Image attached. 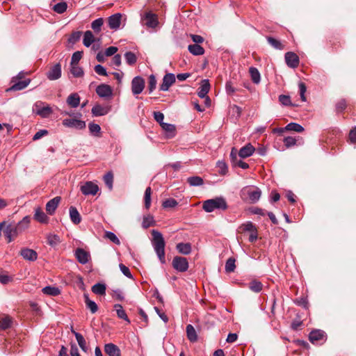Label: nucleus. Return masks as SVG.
I'll return each instance as SVG.
<instances>
[{"mask_svg": "<svg viewBox=\"0 0 356 356\" xmlns=\"http://www.w3.org/2000/svg\"><path fill=\"white\" fill-rule=\"evenodd\" d=\"M151 234L152 236L151 242L154 250L156 252L160 262L163 264L165 263V242L164 238L162 234L156 229H152Z\"/></svg>", "mask_w": 356, "mask_h": 356, "instance_id": "obj_1", "label": "nucleus"}, {"mask_svg": "<svg viewBox=\"0 0 356 356\" xmlns=\"http://www.w3.org/2000/svg\"><path fill=\"white\" fill-rule=\"evenodd\" d=\"M261 195V191L258 187L253 186H245L241 191V198L252 204L257 202Z\"/></svg>", "mask_w": 356, "mask_h": 356, "instance_id": "obj_2", "label": "nucleus"}, {"mask_svg": "<svg viewBox=\"0 0 356 356\" xmlns=\"http://www.w3.org/2000/svg\"><path fill=\"white\" fill-rule=\"evenodd\" d=\"M32 111L42 118H47L53 113L52 108L47 103L37 101L33 106Z\"/></svg>", "mask_w": 356, "mask_h": 356, "instance_id": "obj_3", "label": "nucleus"}, {"mask_svg": "<svg viewBox=\"0 0 356 356\" xmlns=\"http://www.w3.org/2000/svg\"><path fill=\"white\" fill-rule=\"evenodd\" d=\"M202 209L207 213H211L216 209H222V197H217L203 202Z\"/></svg>", "mask_w": 356, "mask_h": 356, "instance_id": "obj_4", "label": "nucleus"}, {"mask_svg": "<svg viewBox=\"0 0 356 356\" xmlns=\"http://www.w3.org/2000/svg\"><path fill=\"white\" fill-rule=\"evenodd\" d=\"M172 267L179 272H186L188 268V262L186 258L176 256L172 260Z\"/></svg>", "mask_w": 356, "mask_h": 356, "instance_id": "obj_5", "label": "nucleus"}, {"mask_svg": "<svg viewBox=\"0 0 356 356\" xmlns=\"http://www.w3.org/2000/svg\"><path fill=\"white\" fill-rule=\"evenodd\" d=\"M326 333L321 330H314L310 332L309 339L313 344H319L326 340Z\"/></svg>", "mask_w": 356, "mask_h": 356, "instance_id": "obj_6", "label": "nucleus"}, {"mask_svg": "<svg viewBox=\"0 0 356 356\" xmlns=\"http://www.w3.org/2000/svg\"><path fill=\"white\" fill-rule=\"evenodd\" d=\"M62 124L65 127L74 128L78 130L83 129L86 127L85 121L74 118L64 119Z\"/></svg>", "mask_w": 356, "mask_h": 356, "instance_id": "obj_7", "label": "nucleus"}, {"mask_svg": "<svg viewBox=\"0 0 356 356\" xmlns=\"http://www.w3.org/2000/svg\"><path fill=\"white\" fill-rule=\"evenodd\" d=\"M19 228L16 225H6L3 229V233L8 240V243H10L18 235Z\"/></svg>", "mask_w": 356, "mask_h": 356, "instance_id": "obj_8", "label": "nucleus"}, {"mask_svg": "<svg viewBox=\"0 0 356 356\" xmlns=\"http://www.w3.org/2000/svg\"><path fill=\"white\" fill-rule=\"evenodd\" d=\"M145 88V80L140 76L132 79L131 91L134 95L140 94Z\"/></svg>", "mask_w": 356, "mask_h": 356, "instance_id": "obj_9", "label": "nucleus"}, {"mask_svg": "<svg viewBox=\"0 0 356 356\" xmlns=\"http://www.w3.org/2000/svg\"><path fill=\"white\" fill-rule=\"evenodd\" d=\"M80 190L84 195H95L99 191V187L92 181H86L81 186Z\"/></svg>", "mask_w": 356, "mask_h": 356, "instance_id": "obj_10", "label": "nucleus"}, {"mask_svg": "<svg viewBox=\"0 0 356 356\" xmlns=\"http://www.w3.org/2000/svg\"><path fill=\"white\" fill-rule=\"evenodd\" d=\"M141 19L144 22L145 25L149 28H155L159 24L157 15L151 11L146 13Z\"/></svg>", "mask_w": 356, "mask_h": 356, "instance_id": "obj_11", "label": "nucleus"}, {"mask_svg": "<svg viewBox=\"0 0 356 356\" xmlns=\"http://www.w3.org/2000/svg\"><path fill=\"white\" fill-rule=\"evenodd\" d=\"M175 76L172 73H167L163 78L159 89L161 91H168L170 87L175 82Z\"/></svg>", "mask_w": 356, "mask_h": 356, "instance_id": "obj_12", "label": "nucleus"}, {"mask_svg": "<svg viewBox=\"0 0 356 356\" xmlns=\"http://www.w3.org/2000/svg\"><path fill=\"white\" fill-rule=\"evenodd\" d=\"M74 255L77 261L81 264H87L90 259V253L81 248L75 250Z\"/></svg>", "mask_w": 356, "mask_h": 356, "instance_id": "obj_13", "label": "nucleus"}, {"mask_svg": "<svg viewBox=\"0 0 356 356\" xmlns=\"http://www.w3.org/2000/svg\"><path fill=\"white\" fill-rule=\"evenodd\" d=\"M285 61L291 68H296L299 65V57L293 52L289 51L285 54Z\"/></svg>", "mask_w": 356, "mask_h": 356, "instance_id": "obj_14", "label": "nucleus"}, {"mask_svg": "<svg viewBox=\"0 0 356 356\" xmlns=\"http://www.w3.org/2000/svg\"><path fill=\"white\" fill-rule=\"evenodd\" d=\"M31 82L30 79L24 80H16L15 79H12L13 85L8 90L18 91L22 90L26 88Z\"/></svg>", "mask_w": 356, "mask_h": 356, "instance_id": "obj_15", "label": "nucleus"}, {"mask_svg": "<svg viewBox=\"0 0 356 356\" xmlns=\"http://www.w3.org/2000/svg\"><path fill=\"white\" fill-rule=\"evenodd\" d=\"M61 74V65L60 63H56L47 72V76L49 80L54 81L58 79Z\"/></svg>", "mask_w": 356, "mask_h": 356, "instance_id": "obj_16", "label": "nucleus"}, {"mask_svg": "<svg viewBox=\"0 0 356 356\" xmlns=\"http://www.w3.org/2000/svg\"><path fill=\"white\" fill-rule=\"evenodd\" d=\"M96 92L100 97L107 98L112 96V88L107 84H101L96 88Z\"/></svg>", "mask_w": 356, "mask_h": 356, "instance_id": "obj_17", "label": "nucleus"}, {"mask_svg": "<svg viewBox=\"0 0 356 356\" xmlns=\"http://www.w3.org/2000/svg\"><path fill=\"white\" fill-rule=\"evenodd\" d=\"M111 106H102L100 104L95 105L91 110L92 115L95 117L103 116L109 113Z\"/></svg>", "mask_w": 356, "mask_h": 356, "instance_id": "obj_18", "label": "nucleus"}, {"mask_svg": "<svg viewBox=\"0 0 356 356\" xmlns=\"http://www.w3.org/2000/svg\"><path fill=\"white\" fill-rule=\"evenodd\" d=\"M122 15L120 13H116L110 16L108 19V26L111 29H118L121 24Z\"/></svg>", "mask_w": 356, "mask_h": 356, "instance_id": "obj_19", "label": "nucleus"}, {"mask_svg": "<svg viewBox=\"0 0 356 356\" xmlns=\"http://www.w3.org/2000/svg\"><path fill=\"white\" fill-rule=\"evenodd\" d=\"M60 197L57 196L47 202V203L46 204V211L49 215H52L54 213L56 208L58 207L60 202Z\"/></svg>", "mask_w": 356, "mask_h": 356, "instance_id": "obj_20", "label": "nucleus"}, {"mask_svg": "<svg viewBox=\"0 0 356 356\" xmlns=\"http://www.w3.org/2000/svg\"><path fill=\"white\" fill-rule=\"evenodd\" d=\"M20 255L26 260L33 261L38 258L37 252L29 248H24L20 251Z\"/></svg>", "mask_w": 356, "mask_h": 356, "instance_id": "obj_21", "label": "nucleus"}, {"mask_svg": "<svg viewBox=\"0 0 356 356\" xmlns=\"http://www.w3.org/2000/svg\"><path fill=\"white\" fill-rule=\"evenodd\" d=\"M104 351L108 356H121L120 348L112 343L105 344Z\"/></svg>", "mask_w": 356, "mask_h": 356, "instance_id": "obj_22", "label": "nucleus"}, {"mask_svg": "<svg viewBox=\"0 0 356 356\" xmlns=\"http://www.w3.org/2000/svg\"><path fill=\"white\" fill-rule=\"evenodd\" d=\"M254 150V147L250 143H248L242 147L238 154L240 158L245 159L252 156Z\"/></svg>", "mask_w": 356, "mask_h": 356, "instance_id": "obj_23", "label": "nucleus"}, {"mask_svg": "<svg viewBox=\"0 0 356 356\" xmlns=\"http://www.w3.org/2000/svg\"><path fill=\"white\" fill-rule=\"evenodd\" d=\"M33 218L36 221L43 224H47L49 221L48 216L40 207H38L35 209Z\"/></svg>", "mask_w": 356, "mask_h": 356, "instance_id": "obj_24", "label": "nucleus"}, {"mask_svg": "<svg viewBox=\"0 0 356 356\" xmlns=\"http://www.w3.org/2000/svg\"><path fill=\"white\" fill-rule=\"evenodd\" d=\"M210 89V84L208 79H204L202 81L200 88H198L197 95L203 99L207 96Z\"/></svg>", "mask_w": 356, "mask_h": 356, "instance_id": "obj_25", "label": "nucleus"}, {"mask_svg": "<svg viewBox=\"0 0 356 356\" xmlns=\"http://www.w3.org/2000/svg\"><path fill=\"white\" fill-rule=\"evenodd\" d=\"M162 129L165 131V136L168 138H173L176 134V128L174 124L168 123H162L161 125Z\"/></svg>", "mask_w": 356, "mask_h": 356, "instance_id": "obj_26", "label": "nucleus"}, {"mask_svg": "<svg viewBox=\"0 0 356 356\" xmlns=\"http://www.w3.org/2000/svg\"><path fill=\"white\" fill-rule=\"evenodd\" d=\"M241 114V108L236 105L230 106L229 108V116L233 122L237 120Z\"/></svg>", "mask_w": 356, "mask_h": 356, "instance_id": "obj_27", "label": "nucleus"}, {"mask_svg": "<svg viewBox=\"0 0 356 356\" xmlns=\"http://www.w3.org/2000/svg\"><path fill=\"white\" fill-rule=\"evenodd\" d=\"M66 102L72 108H76L80 104V97L77 93H72L67 98Z\"/></svg>", "mask_w": 356, "mask_h": 356, "instance_id": "obj_28", "label": "nucleus"}, {"mask_svg": "<svg viewBox=\"0 0 356 356\" xmlns=\"http://www.w3.org/2000/svg\"><path fill=\"white\" fill-rule=\"evenodd\" d=\"M70 218L71 221L75 225L79 224L81 221V216L74 207H70Z\"/></svg>", "mask_w": 356, "mask_h": 356, "instance_id": "obj_29", "label": "nucleus"}, {"mask_svg": "<svg viewBox=\"0 0 356 356\" xmlns=\"http://www.w3.org/2000/svg\"><path fill=\"white\" fill-rule=\"evenodd\" d=\"M84 301L86 305V307L90 310L91 313L95 314L98 310V307L96 302L93 300H91L89 298V296L87 293L83 294Z\"/></svg>", "mask_w": 356, "mask_h": 356, "instance_id": "obj_30", "label": "nucleus"}, {"mask_svg": "<svg viewBox=\"0 0 356 356\" xmlns=\"http://www.w3.org/2000/svg\"><path fill=\"white\" fill-rule=\"evenodd\" d=\"M177 251L183 254H189L191 252V245L189 243H179L176 245Z\"/></svg>", "mask_w": 356, "mask_h": 356, "instance_id": "obj_31", "label": "nucleus"}, {"mask_svg": "<svg viewBox=\"0 0 356 356\" xmlns=\"http://www.w3.org/2000/svg\"><path fill=\"white\" fill-rule=\"evenodd\" d=\"M95 42V37L92 31H86L83 34V44L89 47Z\"/></svg>", "mask_w": 356, "mask_h": 356, "instance_id": "obj_32", "label": "nucleus"}, {"mask_svg": "<svg viewBox=\"0 0 356 356\" xmlns=\"http://www.w3.org/2000/svg\"><path fill=\"white\" fill-rule=\"evenodd\" d=\"M114 308L116 310L117 316L119 318L126 321L128 323H130V320L129 319L125 311L123 309V307L121 305L115 304L114 305Z\"/></svg>", "mask_w": 356, "mask_h": 356, "instance_id": "obj_33", "label": "nucleus"}, {"mask_svg": "<svg viewBox=\"0 0 356 356\" xmlns=\"http://www.w3.org/2000/svg\"><path fill=\"white\" fill-rule=\"evenodd\" d=\"M186 330L187 337L189 339V341L191 342L196 341L197 340V336L194 327L192 325L188 324L187 325Z\"/></svg>", "mask_w": 356, "mask_h": 356, "instance_id": "obj_34", "label": "nucleus"}, {"mask_svg": "<svg viewBox=\"0 0 356 356\" xmlns=\"http://www.w3.org/2000/svg\"><path fill=\"white\" fill-rule=\"evenodd\" d=\"M44 294L56 296L60 293V291L58 287L47 286L42 289Z\"/></svg>", "mask_w": 356, "mask_h": 356, "instance_id": "obj_35", "label": "nucleus"}, {"mask_svg": "<svg viewBox=\"0 0 356 356\" xmlns=\"http://www.w3.org/2000/svg\"><path fill=\"white\" fill-rule=\"evenodd\" d=\"M190 53L195 56H200L204 53V48L200 44H190L188 47Z\"/></svg>", "mask_w": 356, "mask_h": 356, "instance_id": "obj_36", "label": "nucleus"}, {"mask_svg": "<svg viewBox=\"0 0 356 356\" xmlns=\"http://www.w3.org/2000/svg\"><path fill=\"white\" fill-rule=\"evenodd\" d=\"M106 284L97 283L92 287V291L97 295L104 296L106 294Z\"/></svg>", "mask_w": 356, "mask_h": 356, "instance_id": "obj_37", "label": "nucleus"}, {"mask_svg": "<svg viewBox=\"0 0 356 356\" xmlns=\"http://www.w3.org/2000/svg\"><path fill=\"white\" fill-rule=\"evenodd\" d=\"M187 182L191 186H200L203 185L204 180L199 176H192L187 178Z\"/></svg>", "mask_w": 356, "mask_h": 356, "instance_id": "obj_38", "label": "nucleus"}, {"mask_svg": "<svg viewBox=\"0 0 356 356\" xmlns=\"http://www.w3.org/2000/svg\"><path fill=\"white\" fill-rule=\"evenodd\" d=\"M249 72L252 82L256 84L259 83L261 80V76L259 70L256 67H250Z\"/></svg>", "mask_w": 356, "mask_h": 356, "instance_id": "obj_39", "label": "nucleus"}, {"mask_svg": "<svg viewBox=\"0 0 356 356\" xmlns=\"http://www.w3.org/2000/svg\"><path fill=\"white\" fill-rule=\"evenodd\" d=\"M285 129L286 131H291L298 133H300L304 131V128L300 124L296 122H290L286 127Z\"/></svg>", "mask_w": 356, "mask_h": 356, "instance_id": "obj_40", "label": "nucleus"}, {"mask_svg": "<svg viewBox=\"0 0 356 356\" xmlns=\"http://www.w3.org/2000/svg\"><path fill=\"white\" fill-rule=\"evenodd\" d=\"M67 4L65 1L59 2L55 4L52 8L53 10L58 14H63L67 10Z\"/></svg>", "mask_w": 356, "mask_h": 356, "instance_id": "obj_41", "label": "nucleus"}, {"mask_svg": "<svg viewBox=\"0 0 356 356\" xmlns=\"http://www.w3.org/2000/svg\"><path fill=\"white\" fill-rule=\"evenodd\" d=\"M156 224L154 217L151 215L144 216L142 222V227L144 229H147L151 226H154Z\"/></svg>", "mask_w": 356, "mask_h": 356, "instance_id": "obj_42", "label": "nucleus"}, {"mask_svg": "<svg viewBox=\"0 0 356 356\" xmlns=\"http://www.w3.org/2000/svg\"><path fill=\"white\" fill-rule=\"evenodd\" d=\"M88 129L90 133L94 136H100L101 127L99 124L90 122L88 124Z\"/></svg>", "mask_w": 356, "mask_h": 356, "instance_id": "obj_43", "label": "nucleus"}, {"mask_svg": "<svg viewBox=\"0 0 356 356\" xmlns=\"http://www.w3.org/2000/svg\"><path fill=\"white\" fill-rule=\"evenodd\" d=\"M263 284L257 280H252L249 283V289L255 293H259L262 290Z\"/></svg>", "mask_w": 356, "mask_h": 356, "instance_id": "obj_44", "label": "nucleus"}, {"mask_svg": "<svg viewBox=\"0 0 356 356\" xmlns=\"http://www.w3.org/2000/svg\"><path fill=\"white\" fill-rule=\"evenodd\" d=\"M104 24V19L102 17L97 18L94 20L91 24V28L95 33H99L102 30V26Z\"/></svg>", "mask_w": 356, "mask_h": 356, "instance_id": "obj_45", "label": "nucleus"}, {"mask_svg": "<svg viewBox=\"0 0 356 356\" xmlns=\"http://www.w3.org/2000/svg\"><path fill=\"white\" fill-rule=\"evenodd\" d=\"M236 259L234 257L229 258L225 263V271L227 273L234 272L236 268Z\"/></svg>", "mask_w": 356, "mask_h": 356, "instance_id": "obj_46", "label": "nucleus"}, {"mask_svg": "<svg viewBox=\"0 0 356 356\" xmlns=\"http://www.w3.org/2000/svg\"><path fill=\"white\" fill-rule=\"evenodd\" d=\"M70 72L75 77H81L83 76V70L78 65H70Z\"/></svg>", "mask_w": 356, "mask_h": 356, "instance_id": "obj_47", "label": "nucleus"}, {"mask_svg": "<svg viewBox=\"0 0 356 356\" xmlns=\"http://www.w3.org/2000/svg\"><path fill=\"white\" fill-rule=\"evenodd\" d=\"M124 58L127 63L129 65H134L137 61L136 54L131 51H127L124 54Z\"/></svg>", "mask_w": 356, "mask_h": 356, "instance_id": "obj_48", "label": "nucleus"}, {"mask_svg": "<svg viewBox=\"0 0 356 356\" xmlns=\"http://www.w3.org/2000/svg\"><path fill=\"white\" fill-rule=\"evenodd\" d=\"M151 194L152 189L150 187H147L144 194L145 207L146 209H149L151 205Z\"/></svg>", "mask_w": 356, "mask_h": 356, "instance_id": "obj_49", "label": "nucleus"}, {"mask_svg": "<svg viewBox=\"0 0 356 356\" xmlns=\"http://www.w3.org/2000/svg\"><path fill=\"white\" fill-rule=\"evenodd\" d=\"M267 41L268 43L275 49L282 50L284 49V45L282 44V42L272 37H267Z\"/></svg>", "mask_w": 356, "mask_h": 356, "instance_id": "obj_50", "label": "nucleus"}, {"mask_svg": "<svg viewBox=\"0 0 356 356\" xmlns=\"http://www.w3.org/2000/svg\"><path fill=\"white\" fill-rule=\"evenodd\" d=\"M75 337L81 349L83 352H86L88 348L84 337L80 333H75Z\"/></svg>", "mask_w": 356, "mask_h": 356, "instance_id": "obj_51", "label": "nucleus"}, {"mask_svg": "<svg viewBox=\"0 0 356 356\" xmlns=\"http://www.w3.org/2000/svg\"><path fill=\"white\" fill-rule=\"evenodd\" d=\"M60 243V237L56 234H49L47 236V243L54 247Z\"/></svg>", "mask_w": 356, "mask_h": 356, "instance_id": "obj_52", "label": "nucleus"}, {"mask_svg": "<svg viewBox=\"0 0 356 356\" xmlns=\"http://www.w3.org/2000/svg\"><path fill=\"white\" fill-rule=\"evenodd\" d=\"M104 181L106 186L111 190L113 188V175L111 172H107L104 176Z\"/></svg>", "mask_w": 356, "mask_h": 356, "instance_id": "obj_53", "label": "nucleus"}, {"mask_svg": "<svg viewBox=\"0 0 356 356\" xmlns=\"http://www.w3.org/2000/svg\"><path fill=\"white\" fill-rule=\"evenodd\" d=\"M104 236H105V238H108V240L112 241L113 243H115L116 245L120 244V241L119 238L113 232H110V231H106L105 232Z\"/></svg>", "mask_w": 356, "mask_h": 356, "instance_id": "obj_54", "label": "nucleus"}, {"mask_svg": "<svg viewBox=\"0 0 356 356\" xmlns=\"http://www.w3.org/2000/svg\"><path fill=\"white\" fill-rule=\"evenodd\" d=\"M156 83L157 82L155 76L154 74H150L148 81V90L149 93H152L156 88Z\"/></svg>", "mask_w": 356, "mask_h": 356, "instance_id": "obj_55", "label": "nucleus"}, {"mask_svg": "<svg viewBox=\"0 0 356 356\" xmlns=\"http://www.w3.org/2000/svg\"><path fill=\"white\" fill-rule=\"evenodd\" d=\"M81 35H82L81 31H78L73 32L71 34V35L70 36V38H68V42L72 44H75L76 42H78L80 40Z\"/></svg>", "mask_w": 356, "mask_h": 356, "instance_id": "obj_56", "label": "nucleus"}, {"mask_svg": "<svg viewBox=\"0 0 356 356\" xmlns=\"http://www.w3.org/2000/svg\"><path fill=\"white\" fill-rule=\"evenodd\" d=\"M177 204L178 202L176 200L173 198H168L163 202L162 206L164 208H173L175 207Z\"/></svg>", "mask_w": 356, "mask_h": 356, "instance_id": "obj_57", "label": "nucleus"}, {"mask_svg": "<svg viewBox=\"0 0 356 356\" xmlns=\"http://www.w3.org/2000/svg\"><path fill=\"white\" fill-rule=\"evenodd\" d=\"M299 92L300 95V99L302 102H306L307 99L305 97V92L307 90L306 85L303 82H300L298 83Z\"/></svg>", "mask_w": 356, "mask_h": 356, "instance_id": "obj_58", "label": "nucleus"}, {"mask_svg": "<svg viewBox=\"0 0 356 356\" xmlns=\"http://www.w3.org/2000/svg\"><path fill=\"white\" fill-rule=\"evenodd\" d=\"M82 51H79L74 52L72 56L70 65H78L82 58Z\"/></svg>", "mask_w": 356, "mask_h": 356, "instance_id": "obj_59", "label": "nucleus"}, {"mask_svg": "<svg viewBox=\"0 0 356 356\" xmlns=\"http://www.w3.org/2000/svg\"><path fill=\"white\" fill-rule=\"evenodd\" d=\"M241 229L243 232H252L257 229V227L252 222H247L242 225Z\"/></svg>", "mask_w": 356, "mask_h": 356, "instance_id": "obj_60", "label": "nucleus"}, {"mask_svg": "<svg viewBox=\"0 0 356 356\" xmlns=\"http://www.w3.org/2000/svg\"><path fill=\"white\" fill-rule=\"evenodd\" d=\"M121 65V56L120 54H115L111 63H110V65L113 67H119L120 65Z\"/></svg>", "mask_w": 356, "mask_h": 356, "instance_id": "obj_61", "label": "nucleus"}, {"mask_svg": "<svg viewBox=\"0 0 356 356\" xmlns=\"http://www.w3.org/2000/svg\"><path fill=\"white\" fill-rule=\"evenodd\" d=\"M279 102L283 106H289L291 104V98L289 95H280L279 96Z\"/></svg>", "mask_w": 356, "mask_h": 356, "instance_id": "obj_62", "label": "nucleus"}, {"mask_svg": "<svg viewBox=\"0 0 356 356\" xmlns=\"http://www.w3.org/2000/svg\"><path fill=\"white\" fill-rule=\"evenodd\" d=\"M11 325V320L8 317H6L0 320V328L3 330L8 329Z\"/></svg>", "mask_w": 356, "mask_h": 356, "instance_id": "obj_63", "label": "nucleus"}, {"mask_svg": "<svg viewBox=\"0 0 356 356\" xmlns=\"http://www.w3.org/2000/svg\"><path fill=\"white\" fill-rule=\"evenodd\" d=\"M119 267H120L121 272L122 273V274L124 276H126L127 277L130 278V279L133 278L131 271L127 266H126L125 265H124L122 264H120L119 265Z\"/></svg>", "mask_w": 356, "mask_h": 356, "instance_id": "obj_64", "label": "nucleus"}]
</instances>
